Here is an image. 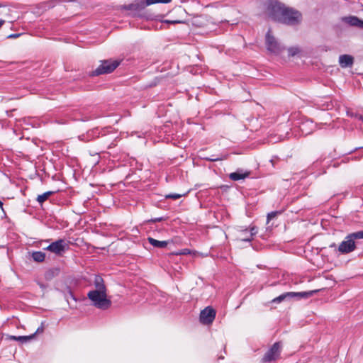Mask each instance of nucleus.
<instances>
[{
	"label": "nucleus",
	"mask_w": 363,
	"mask_h": 363,
	"mask_svg": "<svg viewBox=\"0 0 363 363\" xmlns=\"http://www.w3.org/2000/svg\"><path fill=\"white\" fill-rule=\"evenodd\" d=\"M363 238V230L353 233L347 235L345 240L342 241L338 247V250L343 254L349 253L355 249V239Z\"/></svg>",
	"instance_id": "nucleus-3"
},
{
	"label": "nucleus",
	"mask_w": 363,
	"mask_h": 363,
	"mask_svg": "<svg viewBox=\"0 0 363 363\" xmlns=\"http://www.w3.org/2000/svg\"><path fill=\"white\" fill-rule=\"evenodd\" d=\"M32 258L35 262H41L45 260V254L40 251L34 252L32 254Z\"/></svg>",
	"instance_id": "nucleus-16"
},
{
	"label": "nucleus",
	"mask_w": 363,
	"mask_h": 363,
	"mask_svg": "<svg viewBox=\"0 0 363 363\" xmlns=\"http://www.w3.org/2000/svg\"><path fill=\"white\" fill-rule=\"evenodd\" d=\"M147 240L152 246L157 248H165L168 245V241H159L152 238H148Z\"/></svg>",
	"instance_id": "nucleus-14"
},
{
	"label": "nucleus",
	"mask_w": 363,
	"mask_h": 363,
	"mask_svg": "<svg viewBox=\"0 0 363 363\" xmlns=\"http://www.w3.org/2000/svg\"><path fill=\"white\" fill-rule=\"evenodd\" d=\"M339 63L342 67H350L353 64V57L349 55H340Z\"/></svg>",
	"instance_id": "nucleus-12"
},
{
	"label": "nucleus",
	"mask_w": 363,
	"mask_h": 363,
	"mask_svg": "<svg viewBox=\"0 0 363 363\" xmlns=\"http://www.w3.org/2000/svg\"><path fill=\"white\" fill-rule=\"evenodd\" d=\"M18 36H19V34H13V35H8L6 38H17Z\"/></svg>",
	"instance_id": "nucleus-28"
},
{
	"label": "nucleus",
	"mask_w": 363,
	"mask_h": 363,
	"mask_svg": "<svg viewBox=\"0 0 363 363\" xmlns=\"http://www.w3.org/2000/svg\"><path fill=\"white\" fill-rule=\"evenodd\" d=\"M184 194H169L165 196L166 199H180Z\"/></svg>",
	"instance_id": "nucleus-22"
},
{
	"label": "nucleus",
	"mask_w": 363,
	"mask_h": 363,
	"mask_svg": "<svg viewBox=\"0 0 363 363\" xmlns=\"http://www.w3.org/2000/svg\"><path fill=\"white\" fill-rule=\"evenodd\" d=\"M318 290H312L303 292H286L273 299L274 303H280L286 298H308L317 293Z\"/></svg>",
	"instance_id": "nucleus-4"
},
{
	"label": "nucleus",
	"mask_w": 363,
	"mask_h": 363,
	"mask_svg": "<svg viewBox=\"0 0 363 363\" xmlns=\"http://www.w3.org/2000/svg\"><path fill=\"white\" fill-rule=\"evenodd\" d=\"M191 23L195 27L208 28L211 24H212V22L208 16L200 15L194 16L191 19Z\"/></svg>",
	"instance_id": "nucleus-10"
},
{
	"label": "nucleus",
	"mask_w": 363,
	"mask_h": 363,
	"mask_svg": "<svg viewBox=\"0 0 363 363\" xmlns=\"http://www.w3.org/2000/svg\"><path fill=\"white\" fill-rule=\"evenodd\" d=\"M190 253V251L188 249H184L182 250V251L181 252H179V255H187V254H189Z\"/></svg>",
	"instance_id": "nucleus-26"
},
{
	"label": "nucleus",
	"mask_w": 363,
	"mask_h": 363,
	"mask_svg": "<svg viewBox=\"0 0 363 363\" xmlns=\"http://www.w3.org/2000/svg\"><path fill=\"white\" fill-rule=\"evenodd\" d=\"M52 194V191H47L41 195H38V197H37V201H38V203H43V202H45L48 198L49 196Z\"/></svg>",
	"instance_id": "nucleus-21"
},
{
	"label": "nucleus",
	"mask_w": 363,
	"mask_h": 363,
	"mask_svg": "<svg viewBox=\"0 0 363 363\" xmlns=\"http://www.w3.org/2000/svg\"><path fill=\"white\" fill-rule=\"evenodd\" d=\"M250 174L249 172H243L241 170H238L237 172H232L230 174L229 177L230 179L233 181H238L240 179H243L247 177Z\"/></svg>",
	"instance_id": "nucleus-13"
},
{
	"label": "nucleus",
	"mask_w": 363,
	"mask_h": 363,
	"mask_svg": "<svg viewBox=\"0 0 363 363\" xmlns=\"http://www.w3.org/2000/svg\"><path fill=\"white\" fill-rule=\"evenodd\" d=\"M304 125L305 124L303 123L302 125L301 126V131L304 133ZM309 133H305L306 135L308 134Z\"/></svg>",
	"instance_id": "nucleus-29"
},
{
	"label": "nucleus",
	"mask_w": 363,
	"mask_h": 363,
	"mask_svg": "<svg viewBox=\"0 0 363 363\" xmlns=\"http://www.w3.org/2000/svg\"><path fill=\"white\" fill-rule=\"evenodd\" d=\"M216 317V311L211 307H206L200 313V321L203 324H211Z\"/></svg>",
	"instance_id": "nucleus-11"
},
{
	"label": "nucleus",
	"mask_w": 363,
	"mask_h": 363,
	"mask_svg": "<svg viewBox=\"0 0 363 363\" xmlns=\"http://www.w3.org/2000/svg\"><path fill=\"white\" fill-rule=\"evenodd\" d=\"M281 345L279 342H275L265 353L262 358L263 362H271L277 359L280 355Z\"/></svg>",
	"instance_id": "nucleus-6"
},
{
	"label": "nucleus",
	"mask_w": 363,
	"mask_h": 363,
	"mask_svg": "<svg viewBox=\"0 0 363 363\" xmlns=\"http://www.w3.org/2000/svg\"><path fill=\"white\" fill-rule=\"evenodd\" d=\"M43 328H38L37 331H36V333H38L40 331H43Z\"/></svg>",
	"instance_id": "nucleus-31"
},
{
	"label": "nucleus",
	"mask_w": 363,
	"mask_h": 363,
	"mask_svg": "<svg viewBox=\"0 0 363 363\" xmlns=\"http://www.w3.org/2000/svg\"><path fill=\"white\" fill-rule=\"evenodd\" d=\"M145 7L143 1L136 3H133L129 5H124L122 6V9L127 10L129 11L128 16L132 17H143L140 14V11Z\"/></svg>",
	"instance_id": "nucleus-7"
},
{
	"label": "nucleus",
	"mask_w": 363,
	"mask_h": 363,
	"mask_svg": "<svg viewBox=\"0 0 363 363\" xmlns=\"http://www.w3.org/2000/svg\"><path fill=\"white\" fill-rule=\"evenodd\" d=\"M347 116H349L350 117H355V118H357L356 116L357 115V114H354V113L349 111H347Z\"/></svg>",
	"instance_id": "nucleus-27"
},
{
	"label": "nucleus",
	"mask_w": 363,
	"mask_h": 363,
	"mask_svg": "<svg viewBox=\"0 0 363 363\" xmlns=\"http://www.w3.org/2000/svg\"><path fill=\"white\" fill-rule=\"evenodd\" d=\"M347 23L354 26L361 27L362 20L359 19L356 16H351L347 18Z\"/></svg>",
	"instance_id": "nucleus-18"
},
{
	"label": "nucleus",
	"mask_w": 363,
	"mask_h": 363,
	"mask_svg": "<svg viewBox=\"0 0 363 363\" xmlns=\"http://www.w3.org/2000/svg\"><path fill=\"white\" fill-rule=\"evenodd\" d=\"M266 45L267 50L276 55H279L281 52L282 48L280 45L276 41L274 38L271 35L270 31L269 30L266 35Z\"/></svg>",
	"instance_id": "nucleus-9"
},
{
	"label": "nucleus",
	"mask_w": 363,
	"mask_h": 363,
	"mask_svg": "<svg viewBox=\"0 0 363 363\" xmlns=\"http://www.w3.org/2000/svg\"><path fill=\"white\" fill-rule=\"evenodd\" d=\"M246 233L247 234L244 238H240L241 241H245V242H250L252 239V236L257 233V230L255 228H252L250 233H247L246 231Z\"/></svg>",
	"instance_id": "nucleus-20"
},
{
	"label": "nucleus",
	"mask_w": 363,
	"mask_h": 363,
	"mask_svg": "<svg viewBox=\"0 0 363 363\" xmlns=\"http://www.w3.org/2000/svg\"><path fill=\"white\" fill-rule=\"evenodd\" d=\"M120 62L117 60H105L94 72L95 75L108 74L113 72Z\"/></svg>",
	"instance_id": "nucleus-5"
},
{
	"label": "nucleus",
	"mask_w": 363,
	"mask_h": 363,
	"mask_svg": "<svg viewBox=\"0 0 363 363\" xmlns=\"http://www.w3.org/2000/svg\"><path fill=\"white\" fill-rule=\"evenodd\" d=\"M301 52L302 50L298 47H291L288 49L289 56L290 57H300L301 55Z\"/></svg>",
	"instance_id": "nucleus-17"
},
{
	"label": "nucleus",
	"mask_w": 363,
	"mask_h": 363,
	"mask_svg": "<svg viewBox=\"0 0 363 363\" xmlns=\"http://www.w3.org/2000/svg\"><path fill=\"white\" fill-rule=\"evenodd\" d=\"M164 23H172V24H177V23H184V21H169V20H165L163 21Z\"/></svg>",
	"instance_id": "nucleus-24"
},
{
	"label": "nucleus",
	"mask_w": 363,
	"mask_h": 363,
	"mask_svg": "<svg viewBox=\"0 0 363 363\" xmlns=\"http://www.w3.org/2000/svg\"><path fill=\"white\" fill-rule=\"evenodd\" d=\"M267 10L269 15L274 20L281 23L294 25L301 21V13L292 9L284 8L277 1H270Z\"/></svg>",
	"instance_id": "nucleus-1"
},
{
	"label": "nucleus",
	"mask_w": 363,
	"mask_h": 363,
	"mask_svg": "<svg viewBox=\"0 0 363 363\" xmlns=\"http://www.w3.org/2000/svg\"><path fill=\"white\" fill-rule=\"evenodd\" d=\"M361 28H363V21H362V23H361Z\"/></svg>",
	"instance_id": "nucleus-32"
},
{
	"label": "nucleus",
	"mask_w": 363,
	"mask_h": 363,
	"mask_svg": "<svg viewBox=\"0 0 363 363\" xmlns=\"http://www.w3.org/2000/svg\"><path fill=\"white\" fill-rule=\"evenodd\" d=\"M277 212H271L270 213H269L267 215V220L268 221L271 219H272L273 218H274L276 216H277Z\"/></svg>",
	"instance_id": "nucleus-25"
},
{
	"label": "nucleus",
	"mask_w": 363,
	"mask_h": 363,
	"mask_svg": "<svg viewBox=\"0 0 363 363\" xmlns=\"http://www.w3.org/2000/svg\"><path fill=\"white\" fill-rule=\"evenodd\" d=\"M95 289L93 291H106L104 280L100 277H96L94 280Z\"/></svg>",
	"instance_id": "nucleus-15"
},
{
	"label": "nucleus",
	"mask_w": 363,
	"mask_h": 363,
	"mask_svg": "<svg viewBox=\"0 0 363 363\" xmlns=\"http://www.w3.org/2000/svg\"><path fill=\"white\" fill-rule=\"evenodd\" d=\"M67 248V244L65 240L60 239L55 242H52L45 250H48L55 255H60L65 251Z\"/></svg>",
	"instance_id": "nucleus-8"
},
{
	"label": "nucleus",
	"mask_w": 363,
	"mask_h": 363,
	"mask_svg": "<svg viewBox=\"0 0 363 363\" xmlns=\"http://www.w3.org/2000/svg\"><path fill=\"white\" fill-rule=\"evenodd\" d=\"M33 336L34 335L30 336H19L16 339L22 341H26L28 340H30L31 338H33Z\"/></svg>",
	"instance_id": "nucleus-23"
},
{
	"label": "nucleus",
	"mask_w": 363,
	"mask_h": 363,
	"mask_svg": "<svg viewBox=\"0 0 363 363\" xmlns=\"http://www.w3.org/2000/svg\"><path fill=\"white\" fill-rule=\"evenodd\" d=\"M172 0H144V4L145 6H148L155 4H168L170 3Z\"/></svg>",
	"instance_id": "nucleus-19"
},
{
	"label": "nucleus",
	"mask_w": 363,
	"mask_h": 363,
	"mask_svg": "<svg viewBox=\"0 0 363 363\" xmlns=\"http://www.w3.org/2000/svg\"><path fill=\"white\" fill-rule=\"evenodd\" d=\"M356 116H357V118L359 120H361V121H363V116H362V115H357Z\"/></svg>",
	"instance_id": "nucleus-30"
},
{
	"label": "nucleus",
	"mask_w": 363,
	"mask_h": 363,
	"mask_svg": "<svg viewBox=\"0 0 363 363\" xmlns=\"http://www.w3.org/2000/svg\"><path fill=\"white\" fill-rule=\"evenodd\" d=\"M87 296L97 308L106 310L111 306V301L108 298L106 291H90Z\"/></svg>",
	"instance_id": "nucleus-2"
}]
</instances>
